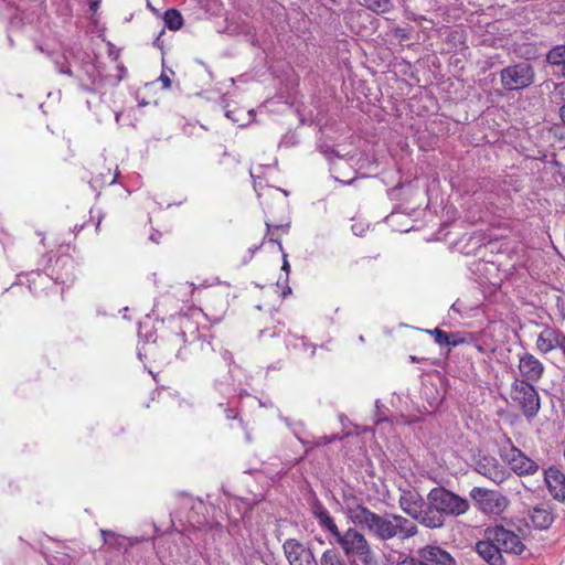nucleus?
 <instances>
[{"mask_svg":"<svg viewBox=\"0 0 565 565\" xmlns=\"http://www.w3.org/2000/svg\"><path fill=\"white\" fill-rule=\"evenodd\" d=\"M347 516L379 540H408L418 533L416 523L399 514H377L363 505L348 507Z\"/></svg>","mask_w":565,"mask_h":565,"instance_id":"obj_1","label":"nucleus"},{"mask_svg":"<svg viewBox=\"0 0 565 565\" xmlns=\"http://www.w3.org/2000/svg\"><path fill=\"white\" fill-rule=\"evenodd\" d=\"M524 550L521 537L501 525L487 527L476 544L477 553L490 565H504V553L520 555Z\"/></svg>","mask_w":565,"mask_h":565,"instance_id":"obj_2","label":"nucleus"},{"mask_svg":"<svg viewBox=\"0 0 565 565\" xmlns=\"http://www.w3.org/2000/svg\"><path fill=\"white\" fill-rule=\"evenodd\" d=\"M470 508L467 499L447 490L444 487L431 489L425 503L424 526L439 529L444 526L447 516L457 518Z\"/></svg>","mask_w":565,"mask_h":565,"instance_id":"obj_3","label":"nucleus"},{"mask_svg":"<svg viewBox=\"0 0 565 565\" xmlns=\"http://www.w3.org/2000/svg\"><path fill=\"white\" fill-rule=\"evenodd\" d=\"M331 544L338 545L348 558L356 557L364 565L375 562V555L369 541L354 526L348 527L343 532L340 531Z\"/></svg>","mask_w":565,"mask_h":565,"instance_id":"obj_4","label":"nucleus"},{"mask_svg":"<svg viewBox=\"0 0 565 565\" xmlns=\"http://www.w3.org/2000/svg\"><path fill=\"white\" fill-rule=\"evenodd\" d=\"M511 399L519 406L525 417L533 418L540 411V396L532 383L515 379L511 386Z\"/></svg>","mask_w":565,"mask_h":565,"instance_id":"obj_5","label":"nucleus"},{"mask_svg":"<svg viewBox=\"0 0 565 565\" xmlns=\"http://www.w3.org/2000/svg\"><path fill=\"white\" fill-rule=\"evenodd\" d=\"M502 86L508 90L522 89L534 82V71L526 62L504 67L501 73Z\"/></svg>","mask_w":565,"mask_h":565,"instance_id":"obj_6","label":"nucleus"},{"mask_svg":"<svg viewBox=\"0 0 565 565\" xmlns=\"http://www.w3.org/2000/svg\"><path fill=\"white\" fill-rule=\"evenodd\" d=\"M470 497L476 507L488 515H500L508 507V500L504 495L483 488L475 487L470 491Z\"/></svg>","mask_w":565,"mask_h":565,"instance_id":"obj_7","label":"nucleus"},{"mask_svg":"<svg viewBox=\"0 0 565 565\" xmlns=\"http://www.w3.org/2000/svg\"><path fill=\"white\" fill-rule=\"evenodd\" d=\"M282 548L289 565H319L312 550L295 539L286 540Z\"/></svg>","mask_w":565,"mask_h":565,"instance_id":"obj_8","label":"nucleus"},{"mask_svg":"<svg viewBox=\"0 0 565 565\" xmlns=\"http://www.w3.org/2000/svg\"><path fill=\"white\" fill-rule=\"evenodd\" d=\"M181 332L173 335L171 339L172 347H179L182 343H188L191 350L203 349L205 342L201 340L199 329L191 319L181 317L179 319Z\"/></svg>","mask_w":565,"mask_h":565,"instance_id":"obj_9","label":"nucleus"},{"mask_svg":"<svg viewBox=\"0 0 565 565\" xmlns=\"http://www.w3.org/2000/svg\"><path fill=\"white\" fill-rule=\"evenodd\" d=\"M503 458L519 476L534 475L539 470V465L515 447L511 446L509 449H505Z\"/></svg>","mask_w":565,"mask_h":565,"instance_id":"obj_10","label":"nucleus"},{"mask_svg":"<svg viewBox=\"0 0 565 565\" xmlns=\"http://www.w3.org/2000/svg\"><path fill=\"white\" fill-rule=\"evenodd\" d=\"M425 503L419 493L415 491H403L398 499L399 508L413 520L424 525Z\"/></svg>","mask_w":565,"mask_h":565,"instance_id":"obj_11","label":"nucleus"},{"mask_svg":"<svg viewBox=\"0 0 565 565\" xmlns=\"http://www.w3.org/2000/svg\"><path fill=\"white\" fill-rule=\"evenodd\" d=\"M518 369L522 377L520 380L529 383L537 382L544 373L543 363L531 353L520 355Z\"/></svg>","mask_w":565,"mask_h":565,"instance_id":"obj_12","label":"nucleus"},{"mask_svg":"<svg viewBox=\"0 0 565 565\" xmlns=\"http://www.w3.org/2000/svg\"><path fill=\"white\" fill-rule=\"evenodd\" d=\"M476 470L495 484H500L509 477V471L494 458L484 457L477 462Z\"/></svg>","mask_w":565,"mask_h":565,"instance_id":"obj_13","label":"nucleus"},{"mask_svg":"<svg viewBox=\"0 0 565 565\" xmlns=\"http://www.w3.org/2000/svg\"><path fill=\"white\" fill-rule=\"evenodd\" d=\"M312 514L318 521L319 526L327 534V539L331 544L335 536L340 533V529L338 527L334 519L327 510V508H324L320 502H316L312 505Z\"/></svg>","mask_w":565,"mask_h":565,"instance_id":"obj_14","label":"nucleus"},{"mask_svg":"<svg viewBox=\"0 0 565 565\" xmlns=\"http://www.w3.org/2000/svg\"><path fill=\"white\" fill-rule=\"evenodd\" d=\"M425 565H455V558L439 546L427 545L418 551Z\"/></svg>","mask_w":565,"mask_h":565,"instance_id":"obj_15","label":"nucleus"},{"mask_svg":"<svg viewBox=\"0 0 565 565\" xmlns=\"http://www.w3.org/2000/svg\"><path fill=\"white\" fill-rule=\"evenodd\" d=\"M545 482L554 499L565 500V476L555 468L545 471Z\"/></svg>","mask_w":565,"mask_h":565,"instance_id":"obj_16","label":"nucleus"},{"mask_svg":"<svg viewBox=\"0 0 565 565\" xmlns=\"http://www.w3.org/2000/svg\"><path fill=\"white\" fill-rule=\"evenodd\" d=\"M530 519L539 530L548 529L554 522V513L548 503H540L530 511Z\"/></svg>","mask_w":565,"mask_h":565,"instance_id":"obj_17","label":"nucleus"},{"mask_svg":"<svg viewBox=\"0 0 565 565\" xmlns=\"http://www.w3.org/2000/svg\"><path fill=\"white\" fill-rule=\"evenodd\" d=\"M56 265L61 266L63 273H60L55 276V281L63 285L72 282L75 278V265L73 259L63 257L57 259Z\"/></svg>","mask_w":565,"mask_h":565,"instance_id":"obj_18","label":"nucleus"},{"mask_svg":"<svg viewBox=\"0 0 565 565\" xmlns=\"http://www.w3.org/2000/svg\"><path fill=\"white\" fill-rule=\"evenodd\" d=\"M547 62L565 78V45L554 46L546 55Z\"/></svg>","mask_w":565,"mask_h":565,"instance_id":"obj_19","label":"nucleus"},{"mask_svg":"<svg viewBox=\"0 0 565 565\" xmlns=\"http://www.w3.org/2000/svg\"><path fill=\"white\" fill-rule=\"evenodd\" d=\"M362 6L377 14L386 13L393 7L391 0H363Z\"/></svg>","mask_w":565,"mask_h":565,"instance_id":"obj_20","label":"nucleus"},{"mask_svg":"<svg viewBox=\"0 0 565 565\" xmlns=\"http://www.w3.org/2000/svg\"><path fill=\"white\" fill-rule=\"evenodd\" d=\"M163 20L166 26L173 31L179 30L183 23V18L181 13L175 9H169L168 11H166Z\"/></svg>","mask_w":565,"mask_h":565,"instance_id":"obj_21","label":"nucleus"},{"mask_svg":"<svg viewBox=\"0 0 565 565\" xmlns=\"http://www.w3.org/2000/svg\"><path fill=\"white\" fill-rule=\"evenodd\" d=\"M319 565H347L342 556L337 550H326L320 558Z\"/></svg>","mask_w":565,"mask_h":565,"instance_id":"obj_22","label":"nucleus"},{"mask_svg":"<svg viewBox=\"0 0 565 565\" xmlns=\"http://www.w3.org/2000/svg\"><path fill=\"white\" fill-rule=\"evenodd\" d=\"M426 332L434 337L435 342L437 344H439L440 347H447L448 340L450 339L449 333L440 330L439 328H436L434 330H427Z\"/></svg>","mask_w":565,"mask_h":565,"instance_id":"obj_23","label":"nucleus"},{"mask_svg":"<svg viewBox=\"0 0 565 565\" xmlns=\"http://www.w3.org/2000/svg\"><path fill=\"white\" fill-rule=\"evenodd\" d=\"M88 68L92 71V75L93 76V79H92V86L90 87H87L88 90H92V92H97L99 90V86H100V78H99V75L97 76H94L96 70H95V66L94 65H88Z\"/></svg>","mask_w":565,"mask_h":565,"instance_id":"obj_24","label":"nucleus"},{"mask_svg":"<svg viewBox=\"0 0 565 565\" xmlns=\"http://www.w3.org/2000/svg\"><path fill=\"white\" fill-rule=\"evenodd\" d=\"M396 565H425L422 557L406 556L399 561Z\"/></svg>","mask_w":565,"mask_h":565,"instance_id":"obj_25","label":"nucleus"},{"mask_svg":"<svg viewBox=\"0 0 565 565\" xmlns=\"http://www.w3.org/2000/svg\"><path fill=\"white\" fill-rule=\"evenodd\" d=\"M449 334H450V339L448 340V343H447L448 349L457 347L465 342L463 338H461L459 334H457V333H449Z\"/></svg>","mask_w":565,"mask_h":565,"instance_id":"obj_26","label":"nucleus"},{"mask_svg":"<svg viewBox=\"0 0 565 565\" xmlns=\"http://www.w3.org/2000/svg\"><path fill=\"white\" fill-rule=\"evenodd\" d=\"M556 309L561 318L565 320V296L557 297Z\"/></svg>","mask_w":565,"mask_h":565,"instance_id":"obj_27","label":"nucleus"},{"mask_svg":"<svg viewBox=\"0 0 565 565\" xmlns=\"http://www.w3.org/2000/svg\"><path fill=\"white\" fill-rule=\"evenodd\" d=\"M281 270L285 271V274H286L285 281L287 282L288 281V276H289V273H290V265H289V263L287 260V255L286 254H284V256H282Z\"/></svg>","mask_w":565,"mask_h":565,"instance_id":"obj_28","label":"nucleus"},{"mask_svg":"<svg viewBox=\"0 0 565 565\" xmlns=\"http://www.w3.org/2000/svg\"><path fill=\"white\" fill-rule=\"evenodd\" d=\"M159 81L162 83V87L164 89H169L171 87V79L167 74L162 73L159 77Z\"/></svg>","mask_w":565,"mask_h":565,"instance_id":"obj_29","label":"nucleus"},{"mask_svg":"<svg viewBox=\"0 0 565 565\" xmlns=\"http://www.w3.org/2000/svg\"><path fill=\"white\" fill-rule=\"evenodd\" d=\"M188 355V347L180 348L175 353V356L180 360H186Z\"/></svg>","mask_w":565,"mask_h":565,"instance_id":"obj_30","label":"nucleus"},{"mask_svg":"<svg viewBox=\"0 0 565 565\" xmlns=\"http://www.w3.org/2000/svg\"><path fill=\"white\" fill-rule=\"evenodd\" d=\"M223 386H224V385H223L222 383H220V384H218V388H220V391H221V392H223V393H225V394H227V395H230V394H232V393H234V392L236 391V390H235L234 387H232V386H226V387H223Z\"/></svg>","mask_w":565,"mask_h":565,"instance_id":"obj_31","label":"nucleus"},{"mask_svg":"<svg viewBox=\"0 0 565 565\" xmlns=\"http://www.w3.org/2000/svg\"><path fill=\"white\" fill-rule=\"evenodd\" d=\"M225 116H226L228 119L233 120L234 122H238V119H237V118H235V117H233V111H232V110L225 109Z\"/></svg>","mask_w":565,"mask_h":565,"instance_id":"obj_32","label":"nucleus"},{"mask_svg":"<svg viewBox=\"0 0 565 565\" xmlns=\"http://www.w3.org/2000/svg\"><path fill=\"white\" fill-rule=\"evenodd\" d=\"M559 117L562 122L565 125V104L559 108Z\"/></svg>","mask_w":565,"mask_h":565,"instance_id":"obj_33","label":"nucleus"},{"mask_svg":"<svg viewBox=\"0 0 565 565\" xmlns=\"http://www.w3.org/2000/svg\"><path fill=\"white\" fill-rule=\"evenodd\" d=\"M58 72L62 73V74L70 75V76L73 74L72 70L68 66L67 67H61L58 70Z\"/></svg>","mask_w":565,"mask_h":565,"instance_id":"obj_34","label":"nucleus"},{"mask_svg":"<svg viewBox=\"0 0 565 565\" xmlns=\"http://www.w3.org/2000/svg\"><path fill=\"white\" fill-rule=\"evenodd\" d=\"M395 34H396V35H398V36H402V38H406V32H405V30H404V29H402V28H397V29L395 30Z\"/></svg>","mask_w":565,"mask_h":565,"instance_id":"obj_35","label":"nucleus"},{"mask_svg":"<svg viewBox=\"0 0 565 565\" xmlns=\"http://www.w3.org/2000/svg\"><path fill=\"white\" fill-rule=\"evenodd\" d=\"M262 245H255L253 247L249 248V258H252L254 256V254L260 248Z\"/></svg>","mask_w":565,"mask_h":565,"instance_id":"obj_36","label":"nucleus"},{"mask_svg":"<svg viewBox=\"0 0 565 565\" xmlns=\"http://www.w3.org/2000/svg\"><path fill=\"white\" fill-rule=\"evenodd\" d=\"M225 413H226L227 419H233L236 417V415L234 414V412L232 409H226Z\"/></svg>","mask_w":565,"mask_h":565,"instance_id":"obj_37","label":"nucleus"},{"mask_svg":"<svg viewBox=\"0 0 565 565\" xmlns=\"http://www.w3.org/2000/svg\"><path fill=\"white\" fill-rule=\"evenodd\" d=\"M451 310L457 311V312L461 311L458 300L451 305Z\"/></svg>","mask_w":565,"mask_h":565,"instance_id":"obj_38","label":"nucleus"},{"mask_svg":"<svg viewBox=\"0 0 565 565\" xmlns=\"http://www.w3.org/2000/svg\"><path fill=\"white\" fill-rule=\"evenodd\" d=\"M299 342H300V345L303 348V349H307L309 348L310 345L306 342L305 338H299L297 339Z\"/></svg>","mask_w":565,"mask_h":565,"instance_id":"obj_39","label":"nucleus"},{"mask_svg":"<svg viewBox=\"0 0 565 565\" xmlns=\"http://www.w3.org/2000/svg\"><path fill=\"white\" fill-rule=\"evenodd\" d=\"M291 294V288L289 286H287L284 290H282V297H286L287 295Z\"/></svg>","mask_w":565,"mask_h":565,"instance_id":"obj_40","label":"nucleus"},{"mask_svg":"<svg viewBox=\"0 0 565 565\" xmlns=\"http://www.w3.org/2000/svg\"><path fill=\"white\" fill-rule=\"evenodd\" d=\"M100 532H102V535H103L104 541H105V542H107V540H108V539H107V535H110V533H109V532H107V531H105V530H102Z\"/></svg>","mask_w":565,"mask_h":565,"instance_id":"obj_41","label":"nucleus"},{"mask_svg":"<svg viewBox=\"0 0 565 565\" xmlns=\"http://www.w3.org/2000/svg\"><path fill=\"white\" fill-rule=\"evenodd\" d=\"M294 434L300 440V443L306 444V441L303 439H301V437L298 435V431L296 430V428H294Z\"/></svg>","mask_w":565,"mask_h":565,"instance_id":"obj_42","label":"nucleus"},{"mask_svg":"<svg viewBox=\"0 0 565 565\" xmlns=\"http://www.w3.org/2000/svg\"><path fill=\"white\" fill-rule=\"evenodd\" d=\"M38 278L43 281V280H46L47 276L46 275H42V274H36Z\"/></svg>","mask_w":565,"mask_h":565,"instance_id":"obj_43","label":"nucleus"},{"mask_svg":"<svg viewBox=\"0 0 565 565\" xmlns=\"http://www.w3.org/2000/svg\"><path fill=\"white\" fill-rule=\"evenodd\" d=\"M97 6H98V1H94V2L92 3V9H93V10H95V9L97 8Z\"/></svg>","mask_w":565,"mask_h":565,"instance_id":"obj_44","label":"nucleus"},{"mask_svg":"<svg viewBox=\"0 0 565 565\" xmlns=\"http://www.w3.org/2000/svg\"><path fill=\"white\" fill-rule=\"evenodd\" d=\"M100 223H102V218L99 217V218H98V222H97V224H96V230H97V231L99 230Z\"/></svg>","mask_w":565,"mask_h":565,"instance_id":"obj_45","label":"nucleus"},{"mask_svg":"<svg viewBox=\"0 0 565 565\" xmlns=\"http://www.w3.org/2000/svg\"><path fill=\"white\" fill-rule=\"evenodd\" d=\"M116 179H117V175H115L111 181L109 182V184H114L116 182Z\"/></svg>","mask_w":565,"mask_h":565,"instance_id":"obj_46","label":"nucleus"},{"mask_svg":"<svg viewBox=\"0 0 565 565\" xmlns=\"http://www.w3.org/2000/svg\"><path fill=\"white\" fill-rule=\"evenodd\" d=\"M352 230L354 231L355 234H358V226L356 225H353Z\"/></svg>","mask_w":565,"mask_h":565,"instance_id":"obj_47","label":"nucleus"},{"mask_svg":"<svg viewBox=\"0 0 565 565\" xmlns=\"http://www.w3.org/2000/svg\"><path fill=\"white\" fill-rule=\"evenodd\" d=\"M119 119H120V114H119V113H117V114H116V121L118 122V121H119Z\"/></svg>","mask_w":565,"mask_h":565,"instance_id":"obj_48","label":"nucleus"},{"mask_svg":"<svg viewBox=\"0 0 565 565\" xmlns=\"http://www.w3.org/2000/svg\"><path fill=\"white\" fill-rule=\"evenodd\" d=\"M311 349H312V350H311L310 355L312 356V355L315 354V350H316V348H315V347H311Z\"/></svg>","mask_w":565,"mask_h":565,"instance_id":"obj_49","label":"nucleus"},{"mask_svg":"<svg viewBox=\"0 0 565 565\" xmlns=\"http://www.w3.org/2000/svg\"><path fill=\"white\" fill-rule=\"evenodd\" d=\"M330 440H324L323 444H328ZM318 445H322V443H318Z\"/></svg>","mask_w":565,"mask_h":565,"instance_id":"obj_50","label":"nucleus"}]
</instances>
